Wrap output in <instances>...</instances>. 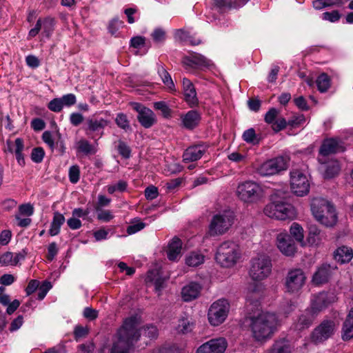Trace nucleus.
<instances>
[{"label": "nucleus", "instance_id": "20e7f679", "mask_svg": "<svg viewBox=\"0 0 353 353\" xmlns=\"http://www.w3.org/2000/svg\"><path fill=\"white\" fill-rule=\"evenodd\" d=\"M240 256L239 245L232 241H225L218 248L215 259L222 267L230 268L236 263Z\"/></svg>", "mask_w": 353, "mask_h": 353}, {"label": "nucleus", "instance_id": "f257e3e1", "mask_svg": "<svg viewBox=\"0 0 353 353\" xmlns=\"http://www.w3.org/2000/svg\"><path fill=\"white\" fill-rule=\"evenodd\" d=\"M140 323L141 319L137 315H132L123 320L114 337L110 353H130L141 336L138 328Z\"/></svg>", "mask_w": 353, "mask_h": 353}, {"label": "nucleus", "instance_id": "b1692460", "mask_svg": "<svg viewBox=\"0 0 353 353\" xmlns=\"http://www.w3.org/2000/svg\"><path fill=\"white\" fill-rule=\"evenodd\" d=\"M6 151L14 154L19 165L23 166L25 165V159L23 154L24 149L23 140L21 138H17L14 141L8 139L6 141Z\"/></svg>", "mask_w": 353, "mask_h": 353}, {"label": "nucleus", "instance_id": "4c0bfd02", "mask_svg": "<svg viewBox=\"0 0 353 353\" xmlns=\"http://www.w3.org/2000/svg\"><path fill=\"white\" fill-rule=\"evenodd\" d=\"M157 72L163 83L168 88V89H169L170 91H174L175 90L174 83L170 74L165 69V68L162 65H159L158 66Z\"/></svg>", "mask_w": 353, "mask_h": 353}, {"label": "nucleus", "instance_id": "09e8293b", "mask_svg": "<svg viewBox=\"0 0 353 353\" xmlns=\"http://www.w3.org/2000/svg\"><path fill=\"white\" fill-rule=\"evenodd\" d=\"M154 108L155 110H160L163 116L165 118H168L171 116V110L165 101H160L154 102Z\"/></svg>", "mask_w": 353, "mask_h": 353}, {"label": "nucleus", "instance_id": "603ef678", "mask_svg": "<svg viewBox=\"0 0 353 353\" xmlns=\"http://www.w3.org/2000/svg\"><path fill=\"white\" fill-rule=\"evenodd\" d=\"M69 179L70 181L75 184L79 181L80 178V168L77 165H72L69 169Z\"/></svg>", "mask_w": 353, "mask_h": 353}, {"label": "nucleus", "instance_id": "473e14b6", "mask_svg": "<svg viewBox=\"0 0 353 353\" xmlns=\"http://www.w3.org/2000/svg\"><path fill=\"white\" fill-rule=\"evenodd\" d=\"M353 257V251L347 246H341L334 253V259L340 263H348Z\"/></svg>", "mask_w": 353, "mask_h": 353}, {"label": "nucleus", "instance_id": "dca6fc26", "mask_svg": "<svg viewBox=\"0 0 353 353\" xmlns=\"http://www.w3.org/2000/svg\"><path fill=\"white\" fill-rule=\"evenodd\" d=\"M335 301L336 296L333 293L322 292L312 296L309 308L318 315L322 310L326 309L330 305L335 302Z\"/></svg>", "mask_w": 353, "mask_h": 353}, {"label": "nucleus", "instance_id": "6e6552de", "mask_svg": "<svg viewBox=\"0 0 353 353\" xmlns=\"http://www.w3.org/2000/svg\"><path fill=\"white\" fill-rule=\"evenodd\" d=\"M230 311V304L228 300L220 299L214 302L208 312V319L210 325L218 326L226 319Z\"/></svg>", "mask_w": 353, "mask_h": 353}, {"label": "nucleus", "instance_id": "f8f14e48", "mask_svg": "<svg viewBox=\"0 0 353 353\" xmlns=\"http://www.w3.org/2000/svg\"><path fill=\"white\" fill-rule=\"evenodd\" d=\"M306 276L300 268L290 270L285 279V288L289 293H297L305 283Z\"/></svg>", "mask_w": 353, "mask_h": 353}, {"label": "nucleus", "instance_id": "2eb2a0df", "mask_svg": "<svg viewBox=\"0 0 353 353\" xmlns=\"http://www.w3.org/2000/svg\"><path fill=\"white\" fill-rule=\"evenodd\" d=\"M343 142L338 139L330 138L325 139L320 148L318 156V161L323 163L324 159L329 155L344 151Z\"/></svg>", "mask_w": 353, "mask_h": 353}, {"label": "nucleus", "instance_id": "ddd939ff", "mask_svg": "<svg viewBox=\"0 0 353 353\" xmlns=\"http://www.w3.org/2000/svg\"><path fill=\"white\" fill-rule=\"evenodd\" d=\"M287 161L283 157H277L263 162L257 169L261 176H270L287 169Z\"/></svg>", "mask_w": 353, "mask_h": 353}, {"label": "nucleus", "instance_id": "a878e982", "mask_svg": "<svg viewBox=\"0 0 353 353\" xmlns=\"http://www.w3.org/2000/svg\"><path fill=\"white\" fill-rule=\"evenodd\" d=\"M202 287L196 282H190L181 290L182 299L185 302L192 301L197 299L201 293Z\"/></svg>", "mask_w": 353, "mask_h": 353}, {"label": "nucleus", "instance_id": "a211bd4d", "mask_svg": "<svg viewBox=\"0 0 353 353\" xmlns=\"http://www.w3.org/2000/svg\"><path fill=\"white\" fill-rule=\"evenodd\" d=\"M280 111L275 108H270L264 116L265 123L271 125L272 130L279 132L287 127V121L282 117H279Z\"/></svg>", "mask_w": 353, "mask_h": 353}, {"label": "nucleus", "instance_id": "de8ad7c7", "mask_svg": "<svg viewBox=\"0 0 353 353\" xmlns=\"http://www.w3.org/2000/svg\"><path fill=\"white\" fill-rule=\"evenodd\" d=\"M117 125L121 129L127 131L130 128V122L128 119L126 114L123 113H119L115 119Z\"/></svg>", "mask_w": 353, "mask_h": 353}, {"label": "nucleus", "instance_id": "e2e57ef3", "mask_svg": "<svg viewBox=\"0 0 353 353\" xmlns=\"http://www.w3.org/2000/svg\"><path fill=\"white\" fill-rule=\"evenodd\" d=\"M63 107H70L77 102L76 96L74 94H67L60 97Z\"/></svg>", "mask_w": 353, "mask_h": 353}, {"label": "nucleus", "instance_id": "864d4df0", "mask_svg": "<svg viewBox=\"0 0 353 353\" xmlns=\"http://www.w3.org/2000/svg\"><path fill=\"white\" fill-rule=\"evenodd\" d=\"M89 332V329L87 326L76 325L74 329V336L76 341H79L82 338H85Z\"/></svg>", "mask_w": 353, "mask_h": 353}, {"label": "nucleus", "instance_id": "8fccbe9b", "mask_svg": "<svg viewBox=\"0 0 353 353\" xmlns=\"http://www.w3.org/2000/svg\"><path fill=\"white\" fill-rule=\"evenodd\" d=\"M42 139L43 142L49 147L51 152H54L55 150V143L54 138L50 131H45L42 134Z\"/></svg>", "mask_w": 353, "mask_h": 353}, {"label": "nucleus", "instance_id": "6e6d98bb", "mask_svg": "<svg viewBox=\"0 0 353 353\" xmlns=\"http://www.w3.org/2000/svg\"><path fill=\"white\" fill-rule=\"evenodd\" d=\"M143 330V335L150 339H156L159 334L157 327L152 324L144 326Z\"/></svg>", "mask_w": 353, "mask_h": 353}, {"label": "nucleus", "instance_id": "0e129e2a", "mask_svg": "<svg viewBox=\"0 0 353 353\" xmlns=\"http://www.w3.org/2000/svg\"><path fill=\"white\" fill-rule=\"evenodd\" d=\"M341 18V14L339 11L333 10L332 12H325L323 14L322 19L323 20L329 21L330 22H336Z\"/></svg>", "mask_w": 353, "mask_h": 353}, {"label": "nucleus", "instance_id": "680f3d73", "mask_svg": "<svg viewBox=\"0 0 353 353\" xmlns=\"http://www.w3.org/2000/svg\"><path fill=\"white\" fill-rule=\"evenodd\" d=\"M38 288L37 299L41 301L45 298L48 291L52 288V285L49 281H44Z\"/></svg>", "mask_w": 353, "mask_h": 353}, {"label": "nucleus", "instance_id": "bb28decb", "mask_svg": "<svg viewBox=\"0 0 353 353\" xmlns=\"http://www.w3.org/2000/svg\"><path fill=\"white\" fill-rule=\"evenodd\" d=\"M205 152L206 148L203 145L190 146L184 151L183 160L185 163L198 161L203 157Z\"/></svg>", "mask_w": 353, "mask_h": 353}, {"label": "nucleus", "instance_id": "a19ab883", "mask_svg": "<svg viewBox=\"0 0 353 353\" xmlns=\"http://www.w3.org/2000/svg\"><path fill=\"white\" fill-rule=\"evenodd\" d=\"M321 241V230L316 225H311L309 228L307 242L309 244L317 245Z\"/></svg>", "mask_w": 353, "mask_h": 353}, {"label": "nucleus", "instance_id": "13d9d810", "mask_svg": "<svg viewBox=\"0 0 353 353\" xmlns=\"http://www.w3.org/2000/svg\"><path fill=\"white\" fill-rule=\"evenodd\" d=\"M48 108L50 110L54 112H59L62 110L63 106L61 99L55 98L48 103Z\"/></svg>", "mask_w": 353, "mask_h": 353}, {"label": "nucleus", "instance_id": "6ab92c4d", "mask_svg": "<svg viewBox=\"0 0 353 353\" xmlns=\"http://www.w3.org/2000/svg\"><path fill=\"white\" fill-rule=\"evenodd\" d=\"M227 347V341L224 338L211 339L201 345L196 353H223Z\"/></svg>", "mask_w": 353, "mask_h": 353}, {"label": "nucleus", "instance_id": "c756f323", "mask_svg": "<svg viewBox=\"0 0 353 353\" xmlns=\"http://www.w3.org/2000/svg\"><path fill=\"white\" fill-rule=\"evenodd\" d=\"M201 119V114L195 110H190L181 117L183 125L188 130H193L197 127Z\"/></svg>", "mask_w": 353, "mask_h": 353}, {"label": "nucleus", "instance_id": "c85d7f7f", "mask_svg": "<svg viewBox=\"0 0 353 353\" xmlns=\"http://www.w3.org/2000/svg\"><path fill=\"white\" fill-rule=\"evenodd\" d=\"M293 351L294 347L290 341L283 338L274 341L266 353H292Z\"/></svg>", "mask_w": 353, "mask_h": 353}, {"label": "nucleus", "instance_id": "e433bc0d", "mask_svg": "<svg viewBox=\"0 0 353 353\" xmlns=\"http://www.w3.org/2000/svg\"><path fill=\"white\" fill-rule=\"evenodd\" d=\"M65 221L64 216L56 212L54 213L52 221L50 224V228L49 230V234L50 236H56L60 232V228Z\"/></svg>", "mask_w": 353, "mask_h": 353}, {"label": "nucleus", "instance_id": "f704fd0d", "mask_svg": "<svg viewBox=\"0 0 353 353\" xmlns=\"http://www.w3.org/2000/svg\"><path fill=\"white\" fill-rule=\"evenodd\" d=\"M77 152L84 155L94 154L97 152V148L85 139H81L75 143Z\"/></svg>", "mask_w": 353, "mask_h": 353}, {"label": "nucleus", "instance_id": "c03bdc74", "mask_svg": "<svg viewBox=\"0 0 353 353\" xmlns=\"http://www.w3.org/2000/svg\"><path fill=\"white\" fill-rule=\"evenodd\" d=\"M290 234L298 241H303L304 234L303 228L297 223H293L290 229Z\"/></svg>", "mask_w": 353, "mask_h": 353}, {"label": "nucleus", "instance_id": "338daca9", "mask_svg": "<svg viewBox=\"0 0 353 353\" xmlns=\"http://www.w3.org/2000/svg\"><path fill=\"white\" fill-rule=\"evenodd\" d=\"M0 265L1 266H12V253L6 252L0 256Z\"/></svg>", "mask_w": 353, "mask_h": 353}, {"label": "nucleus", "instance_id": "39448f33", "mask_svg": "<svg viewBox=\"0 0 353 353\" xmlns=\"http://www.w3.org/2000/svg\"><path fill=\"white\" fill-rule=\"evenodd\" d=\"M236 195L245 203H255L263 197L264 192L259 183L253 181H246L238 185Z\"/></svg>", "mask_w": 353, "mask_h": 353}, {"label": "nucleus", "instance_id": "423d86ee", "mask_svg": "<svg viewBox=\"0 0 353 353\" xmlns=\"http://www.w3.org/2000/svg\"><path fill=\"white\" fill-rule=\"evenodd\" d=\"M264 214L278 220L293 219L296 217V210L290 203L279 201L268 204L264 208Z\"/></svg>", "mask_w": 353, "mask_h": 353}, {"label": "nucleus", "instance_id": "7ed1b4c3", "mask_svg": "<svg viewBox=\"0 0 353 353\" xmlns=\"http://www.w3.org/2000/svg\"><path fill=\"white\" fill-rule=\"evenodd\" d=\"M310 209L315 219L326 227H333L338 221L337 213L334 205L321 197L313 198Z\"/></svg>", "mask_w": 353, "mask_h": 353}, {"label": "nucleus", "instance_id": "cd10ccee", "mask_svg": "<svg viewBox=\"0 0 353 353\" xmlns=\"http://www.w3.org/2000/svg\"><path fill=\"white\" fill-rule=\"evenodd\" d=\"M196 325L195 321L190 316L184 314L178 320L176 331L179 334H186L193 331Z\"/></svg>", "mask_w": 353, "mask_h": 353}, {"label": "nucleus", "instance_id": "5fc2aeb1", "mask_svg": "<svg viewBox=\"0 0 353 353\" xmlns=\"http://www.w3.org/2000/svg\"><path fill=\"white\" fill-rule=\"evenodd\" d=\"M45 152L41 147L35 148L31 153V159L34 163H41L44 157Z\"/></svg>", "mask_w": 353, "mask_h": 353}, {"label": "nucleus", "instance_id": "f03ea898", "mask_svg": "<svg viewBox=\"0 0 353 353\" xmlns=\"http://www.w3.org/2000/svg\"><path fill=\"white\" fill-rule=\"evenodd\" d=\"M249 319L252 336L258 342H265L270 339L279 325L277 316L272 312H262Z\"/></svg>", "mask_w": 353, "mask_h": 353}, {"label": "nucleus", "instance_id": "3c124183", "mask_svg": "<svg viewBox=\"0 0 353 353\" xmlns=\"http://www.w3.org/2000/svg\"><path fill=\"white\" fill-rule=\"evenodd\" d=\"M124 26V23L123 21L119 19L118 18L113 19L109 23L108 30L109 32L112 35H116L118 30L123 28Z\"/></svg>", "mask_w": 353, "mask_h": 353}, {"label": "nucleus", "instance_id": "bf43d9fd", "mask_svg": "<svg viewBox=\"0 0 353 353\" xmlns=\"http://www.w3.org/2000/svg\"><path fill=\"white\" fill-rule=\"evenodd\" d=\"M263 289H264V286L262 284H258V283L254 284L253 286H252L249 289V292L247 296V301L250 302V303H252V295L254 294H256L257 295H260L261 293L263 292Z\"/></svg>", "mask_w": 353, "mask_h": 353}, {"label": "nucleus", "instance_id": "69168bd1", "mask_svg": "<svg viewBox=\"0 0 353 353\" xmlns=\"http://www.w3.org/2000/svg\"><path fill=\"white\" fill-rule=\"evenodd\" d=\"M159 195L158 188L154 185H150L145 190V196L148 200H153Z\"/></svg>", "mask_w": 353, "mask_h": 353}, {"label": "nucleus", "instance_id": "412c9836", "mask_svg": "<svg viewBox=\"0 0 353 353\" xmlns=\"http://www.w3.org/2000/svg\"><path fill=\"white\" fill-rule=\"evenodd\" d=\"M183 94L184 100L190 108H194L199 105V99L196 88L191 81L187 78L182 80Z\"/></svg>", "mask_w": 353, "mask_h": 353}, {"label": "nucleus", "instance_id": "ea45409f", "mask_svg": "<svg viewBox=\"0 0 353 353\" xmlns=\"http://www.w3.org/2000/svg\"><path fill=\"white\" fill-rule=\"evenodd\" d=\"M204 256L198 252H192L187 255L185 263L190 267H196L203 263Z\"/></svg>", "mask_w": 353, "mask_h": 353}, {"label": "nucleus", "instance_id": "4be33fe9", "mask_svg": "<svg viewBox=\"0 0 353 353\" xmlns=\"http://www.w3.org/2000/svg\"><path fill=\"white\" fill-rule=\"evenodd\" d=\"M277 247L285 256H292L296 251L294 241L287 233H280L277 235Z\"/></svg>", "mask_w": 353, "mask_h": 353}, {"label": "nucleus", "instance_id": "a18cd8bd", "mask_svg": "<svg viewBox=\"0 0 353 353\" xmlns=\"http://www.w3.org/2000/svg\"><path fill=\"white\" fill-rule=\"evenodd\" d=\"M152 353H182V350L176 345H165L162 347L154 348Z\"/></svg>", "mask_w": 353, "mask_h": 353}, {"label": "nucleus", "instance_id": "9b49d317", "mask_svg": "<svg viewBox=\"0 0 353 353\" xmlns=\"http://www.w3.org/2000/svg\"><path fill=\"white\" fill-rule=\"evenodd\" d=\"M54 19L50 17L38 19L34 26L29 30L28 39L34 38L40 32L42 39H49L54 32Z\"/></svg>", "mask_w": 353, "mask_h": 353}, {"label": "nucleus", "instance_id": "7c9ffc66", "mask_svg": "<svg viewBox=\"0 0 353 353\" xmlns=\"http://www.w3.org/2000/svg\"><path fill=\"white\" fill-rule=\"evenodd\" d=\"M182 249V242L180 239L174 237L168 245L167 256L170 261H176L180 256Z\"/></svg>", "mask_w": 353, "mask_h": 353}, {"label": "nucleus", "instance_id": "37998d69", "mask_svg": "<svg viewBox=\"0 0 353 353\" xmlns=\"http://www.w3.org/2000/svg\"><path fill=\"white\" fill-rule=\"evenodd\" d=\"M242 138L244 141L252 145H256L259 143V139L257 137L255 130L252 128L244 131L242 135Z\"/></svg>", "mask_w": 353, "mask_h": 353}, {"label": "nucleus", "instance_id": "49530a36", "mask_svg": "<svg viewBox=\"0 0 353 353\" xmlns=\"http://www.w3.org/2000/svg\"><path fill=\"white\" fill-rule=\"evenodd\" d=\"M145 227V224L140 219H134L131 222V225L127 228L126 231L128 234L131 235L141 231Z\"/></svg>", "mask_w": 353, "mask_h": 353}, {"label": "nucleus", "instance_id": "f3484780", "mask_svg": "<svg viewBox=\"0 0 353 353\" xmlns=\"http://www.w3.org/2000/svg\"><path fill=\"white\" fill-rule=\"evenodd\" d=\"M133 109L137 112V119L145 128H150L157 123L155 114L152 110L137 102L131 103Z\"/></svg>", "mask_w": 353, "mask_h": 353}, {"label": "nucleus", "instance_id": "c9c22d12", "mask_svg": "<svg viewBox=\"0 0 353 353\" xmlns=\"http://www.w3.org/2000/svg\"><path fill=\"white\" fill-rule=\"evenodd\" d=\"M342 338L344 341L353 338V307L343 323Z\"/></svg>", "mask_w": 353, "mask_h": 353}, {"label": "nucleus", "instance_id": "79ce46f5", "mask_svg": "<svg viewBox=\"0 0 353 353\" xmlns=\"http://www.w3.org/2000/svg\"><path fill=\"white\" fill-rule=\"evenodd\" d=\"M317 88L321 92H325L331 85L330 77L326 73H321L316 79Z\"/></svg>", "mask_w": 353, "mask_h": 353}, {"label": "nucleus", "instance_id": "2f4dec72", "mask_svg": "<svg viewBox=\"0 0 353 353\" xmlns=\"http://www.w3.org/2000/svg\"><path fill=\"white\" fill-rule=\"evenodd\" d=\"M317 316L311 309H306L299 318L296 324V329L301 330L309 327Z\"/></svg>", "mask_w": 353, "mask_h": 353}, {"label": "nucleus", "instance_id": "5701e85b", "mask_svg": "<svg viewBox=\"0 0 353 353\" xmlns=\"http://www.w3.org/2000/svg\"><path fill=\"white\" fill-rule=\"evenodd\" d=\"M183 63L188 66L196 68H207L212 65L211 60L196 52H192L189 56L184 57Z\"/></svg>", "mask_w": 353, "mask_h": 353}, {"label": "nucleus", "instance_id": "4468645a", "mask_svg": "<svg viewBox=\"0 0 353 353\" xmlns=\"http://www.w3.org/2000/svg\"><path fill=\"white\" fill-rule=\"evenodd\" d=\"M336 329L333 320H324L312 332L311 341L315 344L321 343L329 339Z\"/></svg>", "mask_w": 353, "mask_h": 353}, {"label": "nucleus", "instance_id": "9d476101", "mask_svg": "<svg viewBox=\"0 0 353 353\" xmlns=\"http://www.w3.org/2000/svg\"><path fill=\"white\" fill-rule=\"evenodd\" d=\"M290 185L296 195L303 196L307 194L310 184L307 172L303 170L293 169L290 172Z\"/></svg>", "mask_w": 353, "mask_h": 353}, {"label": "nucleus", "instance_id": "052dcab7", "mask_svg": "<svg viewBox=\"0 0 353 353\" xmlns=\"http://www.w3.org/2000/svg\"><path fill=\"white\" fill-rule=\"evenodd\" d=\"M305 122V118L303 114L294 115L287 121V125L297 127L303 125Z\"/></svg>", "mask_w": 353, "mask_h": 353}, {"label": "nucleus", "instance_id": "393cba45", "mask_svg": "<svg viewBox=\"0 0 353 353\" xmlns=\"http://www.w3.org/2000/svg\"><path fill=\"white\" fill-rule=\"evenodd\" d=\"M320 170L324 179H332L336 176L341 171L339 162L336 159H332L326 161V159H324V162L320 163Z\"/></svg>", "mask_w": 353, "mask_h": 353}, {"label": "nucleus", "instance_id": "0eeeda50", "mask_svg": "<svg viewBox=\"0 0 353 353\" xmlns=\"http://www.w3.org/2000/svg\"><path fill=\"white\" fill-rule=\"evenodd\" d=\"M234 217V212L230 210H225L215 214L209 228L210 235H220L226 232L233 224Z\"/></svg>", "mask_w": 353, "mask_h": 353}, {"label": "nucleus", "instance_id": "58836bf2", "mask_svg": "<svg viewBox=\"0 0 353 353\" xmlns=\"http://www.w3.org/2000/svg\"><path fill=\"white\" fill-rule=\"evenodd\" d=\"M212 8L219 12H224L231 8H236L232 0H212Z\"/></svg>", "mask_w": 353, "mask_h": 353}, {"label": "nucleus", "instance_id": "aec40b11", "mask_svg": "<svg viewBox=\"0 0 353 353\" xmlns=\"http://www.w3.org/2000/svg\"><path fill=\"white\" fill-rule=\"evenodd\" d=\"M336 270V266L323 264L318 268L314 274L312 279V283L316 285H319L328 282Z\"/></svg>", "mask_w": 353, "mask_h": 353}, {"label": "nucleus", "instance_id": "4d7b16f0", "mask_svg": "<svg viewBox=\"0 0 353 353\" xmlns=\"http://www.w3.org/2000/svg\"><path fill=\"white\" fill-rule=\"evenodd\" d=\"M97 219L99 221L103 222H109L114 218V215L112 212L108 210H99L97 208Z\"/></svg>", "mask_w": 353, "mask_h": 353}, {"label": "nucleus", "instance_id": "72a5a7b5", "mask_svg": "<svg viewBox=\"0 0 353 353\" xmlns=\"http://www.w3.org/2000/svg\"><path fill=\"white\" fill-rule=\"evenodd\" d=\"M109 123V121L99 117H92L87 120V129L91 132L103 130Z\"/></svg>", "mask_w": 353, "mask_h": 353}, {"label": "nucleus", "instance_id": "1a4fd4ad", "mask_svg": "<svg viewBox=\"0 0 353 353\" xmlns=\"http://www.w3.org/2000/svg\"><path fill=\"white\" fill-rule=\"evenodd\" d=\"M272 272V262L266 256L254 258L251 262L250 275L254 281H262L268 278Z\"/></svg>", "mask_w": 353, "mask_h": 353}, {"label": "nucleus", "instance_id": "774afa93", "mask_svg": "<svg viewBox=\"0 0 353 353\" xmlns=\"http://www.w3.org/2000/svg\"><path fill=\"white\" fill-rule=\"evenodd\" d=\"M152 37L157 43L163 42L165 39V32L161 28H157L152 33Z\"/></svg>", "mask_w": 353, "mask_h": 353}]
</instances>
